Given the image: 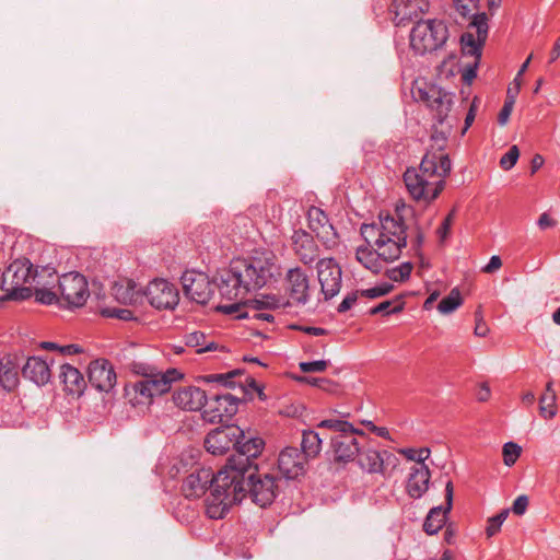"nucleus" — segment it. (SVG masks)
I'll list each match as a JSON object with an SVG mask.
<instances>
[{
    "label": "nucleus",
    "mask_w": 560,
    "mask_h": 560,
    "mask_svg": "<svg viewBox=\"0 0 560 560\" xmlns=\"http://www.w3.org/2000/svg\"><path fill=\"white\" fill-rule=\"evenodd\" d=\"M276 260L272 252L232 260L230 268L222 271L220 283L215 284L221 298L231 303L218 304L215 310L237 319L249 317L244 300L248 292L262 288L273 278L278 272Z\"/></svg>",
    "instance_id": "f257e3e1"
},
{
    "label": "nucleus",
    "mask_w": 560,
    "mask_h": 560,
    "mask_svg": "<svg viewBox=\"0 0 560 560\" xmlns=\"http://www.w3.org/2000/svg\"><path fill=\"white\" fill-rule=\"evenodd\" d=\"M413 217V209L405 202H398L393 215H380L377 223L362 224L360 233L365 243L374 244L386 262L398 259L407 245L408 218Z\"/></svg>",
    "instance_id": "f03ea898"
},
{
    "label": "nucleus",
    "mask_w": 560,
    "mask_h": 560,
    "mask_svg": "<svg viewBox=\"0 0 560 560\" xmlns=\"http://www.w3.org/2000/svg\"><path fill=\"white\" fill-rule=\"evenodd\" d=\"M411 94L415 101L421 102L430 108L439 125L444 126L453 106L454 96L452 93L435 84L416 82L411 89ZM451 129V125H447L446 128L442 127L441 129H438L434 125L433 131L430 136V144L425 154L433 153L435 158H439L438 165H441L443 160L442 158L445 156L446 159H450L448 154L444 151Z\"/></svg>",
    "instance_id": "7ed1b4c3"
},
{
    "label": "nucleus",
    "mask_w": 560,
    "mask_h": 560,
    "mask_svg": "<svg viewBox=\"0 0 560 560\" xmlns=\"http://www.w3.org/2000/svg\"><path fill=\"white\" fill-rule=\"evenodd\" d=\"M439 158L433 153L424 154L419 168L410 167L404 173V183L411 198L419 202L431 203L445 187V178L450 175L452 163L450 159Z\"/></svg>",
    "instance_id": "20e7f679"
},
{
    "label": "nucleus",
    "mask_w": 560,
    "mask_h": 560,
    "mask_svg": "<svg viewBox=\"0 0 560 560\" xmlns=\"http://www.w3.org/2000/svg\"><path fill=\"white\" fill-rule=\"evenodd\" d=\"M37 268L27 259L13 260L2 272L0 288L4 292L0 301H24L33 295Z\"/></svg>",
    "instance_id": "39448f33"
},
{
    "label": "nucleus",
    "mask_w": 560,
    "mask_h": 560,
    "mask_svg": "<svg viewBox=\"0 0 560 560\" xmlns=\"http://www.w3.org/2000/svg\"><path fill=\"white\" fill-rule=\"evenodd\" d=\"M246 498V489L243 483L218 471L214 479V488L206 499V514L212 520H221L233 504Z\"/></svg>",
    "instance_id": "423d86ee"
},
{
    "label": "nucleus",
    "mask_w": 560,
    "mask_h": 560,
    "mask_svg": "<svg viewBox=\"0 0 560 560\" xmlns=\"http://www.w3.org/2000/svg\"><path fill=\"white\" fill-rule=\"evenodd\" d=\"M265 446L262 439L257 436L240 438L235 442V454L231 455L219 470L245 486V475L258 470L254 460L261 454Z\"/></svg>",
    "instance_id": "0eeeda50"
},
{
    "label": "nucleus",
    "mask_w": 560,
    "mask_h": 560,
    "mask_svg": "<svg viewBox=\"0 0 560 560\" xmlns=\"http://www.w3.org/2000/svg\"><path fill=\"white\" fill-rule=\"evenodd\" d=\"M448 38V28L442 20L418 21L410 32V47L418 55L436 51Z\"/></svg>",
    "instance_id": "6e6552de"
},
{
    "label": "nucleus",
    "mask_w": 560,
    "mask_h": 560,
    "mask_svg": "<svg viewBox=\"0 0 560 560\" xmlns=\"http://www.w3.org/2000/svg\"><path fill=\"white\" fill-rule=\"evenodd\" d=\"M183 374L176 369H167L164 376L159 378H141L125 388L126 396L132 406L151 402L156 397L167 393L172 383L182 378Z\"/></svg>",
    "instance_id": "1a4fd4ad"
},
{
    "label": "nucleus",
    "mask_w": 560,
    "mask_h": 560,
    "mask_svg": "<svg viewBox=\"0 0 560 560\" xmlns=\"http://www.w3.org/2000/svg\"><path fill=\"white\" fill-rule=\"evenodd\" d=\"M245 489L246 495L249 494L252 501L261 508L270 505L279 492L277 478L270 474H258L257 470L245 475Z\"/></svg>",
    "instance_id": "9d476101"
},
{
    "label": "nucleus",
    "mask_w": 560,
    "mask_h": 560,
    "mask_svg": "<svg viewBox=\"0 0 560 560\" xmlns=\"http://www.w3.org/2000/svg\"><path fill=\"white\" fill-rule=\"evenodd\" d=\"M58 291L62 306L68 308L83 306L90 295L88 281L79 272L62 275L58 281Z\"/></svg>",
    "instance_id": "9b49d317"
},
{
    "label": "nucleus",
    "mask_w": 560,
    "mask_h": 560,
    "mask_svg": "<svg viewBox=\"0 0 560 560\" xmlns=\"http://www.w3.org/2000/svg\"><path fill=\"white\" fill-rule=\"evenodd\" d=\"M240 399L230 393L215 394L207 398L202 410V419L209 423L229 421L238 410Z\"/></svg>",
    "instance_id": "f8f14e48"
},
{
    "label": "nucleus",
    "mask_w": 560,
    "mask_h": 560,
    "mask_svg": "<svg viewBox=\"0 0 560 560\" xmlns=\"http://www.w3.org/2000/svg\"><path fill=\"white\" fill-rule=\"evenodd\" d=\"M180 281L185 295L198 304L208 303L214 293L215 284L203 272L187 270Z\"/></svg>",
    "instance_id": "ddd939ff"
},
{
    "label": "nucleus",
    "mask_w": 560,
    "mask_h": 560,
    "mask_svg": "<svg viewBox=\"0 0 560 560\" xmlns=\"http://www.w3.org/2000/svg\"><path fill=\"white\" fill-rule=\"evenodd\" d=\"M317 278L324 299L335 298L341 289L342 271L334 258H323L317 261Z\"/></svg>",
    "instance_id": "4468645a"
},
{
    "label": "nucleus",
    "mask_w": 560,
    "mask_h": 560,
    "mask_svg": "<svg viewBox=\"0 0 560 560\" xmlns=\"http://www.w3.org/2000/svg\"><path fill=\"white\" fill-rule=\"evenodd\" d=\"M308 228L327 249H334L339 244V235L330 223L328 215L318 207L312 206L307 210Z\"/></svg>",
    "instance_id": "2eb2a0df"
},
{
    "label": "nucleus",
    "mask_w": 560,
    "mask_h": 560,
    "mask_svg": "<svg viewBox=\"0 0 560 560\" xmlns=\"http://www.w3.org/2000/svg\"><path fill=\"white\" fill-rule=\"evenodd\" d=\"M240 438H245V432L240 427H219L207 434L205 439V447L213 455H223L231 447H235V442Z\"/></svg>",
    "instance_id": "dca6fc26"
},
{
    "label": "nucleus",
    "mask_w": 560,
    "mask_h": 560,
    "mask_svg": "<svg viewBox=\"0 0 560 560\" xmlns=\"http://www.w3.org/2000/svg\"><path fill=\"white\" fill-rule=\"evenodd\" d=\"M149 303L158 310H173L179 302L177 288L164 279H154L145 290Z\"/></svg>",
    "instance_id": "f3484780"
},
{
    "label": "nucleus",
    "mask_w": 560,
    "mask_h": 560,
    "mask_svg": "<svg viewBox=\"0 0 560 560\" xmlns=\"http://www.w3.org/2000/svg\"><path fill=\"white\" fill-rule=\"evenodd\" d=\"M469 27L476 28V35L466 32L460 37L462 49L477 60L481 58V48L488 36V18L486 13L477 14L469 23Z\"/></svg>",
    "instance_id": "a211bd4d"
},
{
    "label": "nucleus",
    "mask_w": 560,
    "mask_h": 560,
    "mask_svg": "<svg viewBox=\"0 0 560 560\" xmlns=\"http://www.w3.org/2000/svg\"><path fill=\"white\" fill-rule=\"evenodd\" d=\"M88 378L95 389L105 393L112 390L117 381L116 372L112 363L106 359H97L90 363Z\"/></svg>",
    "instance_id": "6ab92c4d"
},
{
    "label": "nucleus",
    "mask_w": 560,
    "mask_h": 560,
    "mask_svg": "<svg viewBox=\"0 0 560 560\" xmlns=\"http://www.w3.org/2000/svg\"><path fill=\"white\" fill-rule=\"evenodd\" d=\"M285 292L290 304H306L310 298V280L300 268H291L285 276Z\"/></svg>",
    "instance_id": "aec40b11"
},
{
    "label": "nucleus",
    "mask_w": 560,
    "mask_h": 560,
    "mask_svg": "<svg viewBox=\"0 0 560 560\" xmlns=\"http://www.w3.org/2000/svg\"><path fill=\"white\" fill-rule=\"evenodd\" d=\"M358 465L369 474H385V464L395 465L398 458L387 451H376L373 448H361L357 454Z\"/></svg>",
    "instance_id": "412c9836"
},
{
    "label": "nucleus",
    "mask_w": 560,
    "mask_h": 560,
    "mask_svg": "<svg viewBox=\"0 0 560 560\" xmlns=\"http://www.w3.org/2000/svg\"><path fill=\"white\" fill-rule=\"evenodd\" d=\"M214 479H217V475H213L211 469H197L185 478L182 491L188 499L200 498L206 493L208 488H210V490L214 488Z\"/></svg>",
    "instance_id": "4be33fe9"
},
{
    "label": "nucleus",
    "mask_w": 560,
    "mask_h": 560,
    "mask_svg": "<svg viewBox=\"0 0 560 560\" xmlns=\"http://www.w3.org/2000/svg\"><path fill=\"white\" fill-rule=\"evenodd\" d=\"M306 460L296 447L289 446L280 452L278 468L285 479L293 480L304 475Z\"/></svg>",
    "instance_id": "5701e85b"
},
{
    "label": "nucleus",
    "mask_w": 560,
    "mask_h": 560,
    "mask_svg": "<svg viewBox=\"0 0 560 560\" xmlns=\"http://www.w3.org/2000/svg\"><path fill=\"white\" fill-rule=\"evenodd\" d=\"M454 486L451 480L445 485V506L432 508L423 523V529L428 535L436 534L444 525L447 514L453 506Z\"/></svg>",
    "instance_id": "b1692460"
},
{
    "label": "nucleus",
    "mask_w": 560,
    "mask_h": 560,
    "mask_svg": "<svg viewBox=\"0 0 560 560\" xmlns=\"http://www.w3.org/2000/svg\"><path fill=\"white\" fill-rule=\"evenodd\" d=\"M357 433L336 434L331 438V447L337 462L348 463L355 458L360 451V442L355 438ZM361 439H365V434L361 431L358 433Z\"/></svg>",
    "instance_id": "393cba45"
},
{
    "label": "nucleus",
    "mask_w": 560,
    "mask_h": 560,
    "mask_svg": "<svg viewBox=\"0 0 560 560\" xmlns=\"http://www.w3.org/2000/svg\"><path fill=\"white\" fill-rule=\"evenodd\" d=\"M295 255L304 265L313 264L319 257V248L313 236L305 230H295L291 236Z\"/></svg>",
    "instance_id": "a878e982"
},
{
    "label": "nucleus",
    "mask_w": 560,
    "mask_h": 560,
    "mask_svg": "<svg viewBox=\"0 0 560 560\" xmlns=\"http://www.w3.org/2000/svg\"><path fill=\"white\" fill-rule=\"evenodd\" d=\"M207 398L205 390L195 386L180 388L173 394L174 404L177 407L189 411L203 410Z\"/></svg>",
    "instance_id": "bb28decb"
},
{
    "label": "nucleus",
    "mask_w": 560,
    "mask_h": 560,
    "mask_svg": "<svg viewBox=\"0 0 560 560\" xmlns=\"http://www.w3.org/2000/svg\"><path fill=\"white\" fill-rule=\"evenodd\" d=\"M431 471L428 465H415L410 468L406 491L409 497L420 499L429 489Z\"/></svg>",
    "instance_id": "cd10ccee"
},
{
    "label": "nucleus",
    "mask_w": 560,
    "mask_h": 560,
    "mask_svg": "<svg viewBox=\"0 0 560 560\" xmlns=\"http://www.w3.org/2000/svg\"><path fill=\"white\" fill-rule=\"evenodd\" d=\"M22 375L38 386L45 385L51 377L49 363L40 357H30L22 368Z\"/></svg>",
    "instance_id": "c85d7f7f"
},
{
    "label": "nucleus",
    "mask_w": 560,
    "mask_h": 560,
    "mask_svg": "<svg viewBox=\"0 0 560 560\" xmlns=\"http://www.w3.org/2000/svg\"><path fill=\"white\" fill-rule=\"evenodd\" d=\"M58 377L63 385V390L68 394L80 397L84 393L86 383L83 374L75 366L62 364Z\"/></svg>",
    "instance_id": "c756f323"
},
{
    "label": "nucleus",
    "mask_w": 560,
    "mask_h": 560,
    "mask_svg": "<svg viewBox=\"0 0 560 560\" xmlns=\"http://www.w3.org/2000/svg\"><path fill=\"white\" fill-rule=\"evenodd\" d=\"M430 8L428 0H395L392 11L395 14L397 25L407 20L417 18L419 13H425Z\"/></svg>",
    "instance_id": "7c9ffc66"
},
{
    "label": "nucleus",
    "mask_w": 560,
    "mask_h": 560,
    "mask_svg": "<svg viewBox=\"0 0 560 560\" xmlns=\"http://www.w3.org/2000/svg\"><path fill=\"white\" fill-rule=\"evenodd\" d=\"M357 260L368 270L373 273H378L383 269L385 259L382 258L380 252L376 250L374 244H368L359 246L355 252Z\"/></svg>",
    "instance_id": "2f4dec72"
},
{
    "label": "nucleus",
    "mask_w": 560,
    "mask_h": 560,
    "mask_svg": "<svg viewBox=\"0 0 560 560\" xmlns=\"http://www.w3.org/2000/svg\"><path fill=\"white\" fill-rule=\"evenodd\" d=\"M18 366L9 359H0V386L11 392L19 385Z\"/></svg>",
    "instance_id": "473e14b6"
},
{
    "label": "nucleus",
    "mask_w": 560,
    "mask_h": 560,
    "mask_svg": "<svg viewBox=\"0 0 560 560\" xmlns=\"http://www.w3.org/2000/svg\"><path fill=\"white\" fill-rule=\"evenodd\" d=\"M186 346L194 348L197 353L215 351L218 343L202 331H192L185 336Z\"/></svg>",
    "instance_id": "72a5a7b5"
},
{
    "label": "nucleus",
    "mask_w": 560,
    "mask_h": 560,
    "mask_svg": "<svg viewBox=\"0 0 560 560\" xmlns=\"http://www.w3.org/2000/svg\"><path fill=\"white\" fill-rule=\"evenodd\" d=\"M301 446V453L305 455L306 459L316 457L322 451V439L313 430L303 431Z\"/></svg>",
    "instance_id": "f704fd0d"
},
{
    "label": "nucleus",
    "mask_w": 560,
    "mask_h": 560,
    "mask_svg": "<svg viewBox=\"0 0 560 560\" xmlns=\"http://www.w3.org/2000/svg\"><path fill=\"white\" fill-rule=\"evenodd\" d=\"M317 427L334 430L337 434L361 433V431L355 429L350 422L339 419L323 420Z\"/></svg>",
    "instance_id": "c9c22d12"
},
{
    "label": "nucleus",
    "mask_w": 560,
    "mask_h": 560,
    "mask_svg": "<svg viewBox=\"0 0 560 560\" xmlns=\"http://www.w3.org/2000/svg\"><path fill=\"white\" fill-rule=\"evenodd\" d=\"M463 303L460 292L457 288H454L447 296L442 299L438 305V310L442 314H451Z\"/></svg>",
    "instance_id": "e433bc0d"
},
{
    "label": "nucleus",
    "mask_w": 560,
    "mask_h": 560,
    "mask_svg": "<svg viewBox=\"0 0 560 560\" xmlns=\"http://www.w3.org/2000/svg\"><path fill=\"white\" fill-rule=\"evenodd\" d=\"M557 395L542 394L539 398V413L545 419H552L557 415Z\"/></svg>",
    "instance_id": "4c0bfd02"
},
{
    "label": "nucleus",
    "mask_w": 560,
    "mask_h": 560,
    "mask_svg": "<svg viewBox=\"0 0 560 560\" xmlns=\"http://www.w3.org/2000/svg\"><path fill=\"white\" fill-rule=\"evenodd\" d=\"M405 302L399 298L394 301L387 300L372 307L369 313L371 315L384 314L389 315L398 313L404 308Z\"/></svg>",
    "instance_id": "58836bf2"
},
{
    "label": "nucleus",
    "mask_w": 560,
    "mask_h": 560,
    "mask_svg": "<svg viewBox=\"0 0 560 560\" xmlns=\"http://www.w3.org/2000/svg\"><path fill=\"white\" fill-rule=\"evenodd\" d=\"M131 371L142 376V378H159L164 376V372L160 371L156 366L144 363V362H132Z\"/></svg>",
    "instance_id": "ea45409f"
},
{
    "label": "nucleus",
    "mask_w": 560,
    "mask_h": 560,
    "mask_svg": "<svg viewBox=\"0 0 560 560\" xmlns=\"http://www.w3.org/2000/svg\"><path fill=\"white\" fill-rule=\"evenodd\" d=\"M456 12L466 18H472L477 15L479 0H453Z\"/></svg>",
    "instance_id": "a19ab883"
},
{
    "label": "nucleus",
    "mask_w": 560,
    "mask_h": 560,
    "mask_svg": "<svg viewBox=\"0 0 560 560\" xmlns=\"http://www.w3.org/2000/svg\"><path fill=\"white\" fill-rule=\"evenodd\" d=\"M510 514L509 509H503L500 513L491 516L487 521L486 534L487 537H493L501 530V526Z\"/></svg>",
    "instance_id": "79ce46f5"
},
{
    "label": "nucleus",
    "mask_w": 560,
    "mask_h": 560,
    "mask_svg": "<svg viewBox=\"0 0 560 560\" xmlns=\"http://www.w3.org/2000/svg\"><path fill=\"white\" fill-rule=\"evenodd\" d=\"M242 374V371L241 370H233V371H230L228 373H219V374H211V375H208L207 376V381L208 382H215V383H219L225 387H235L236 386V382L234 381V378L238 375Z\"/></svg>",
    "instance_id": "37998d69"
},
{
    "label": "nucleus",
    "mask_w": 560,
    "mask_h": 560,
    "mask_svg": "<svg viewBox=\"0 0 560 560\" xmlns=\"http://www.w3.org/2000/svg\"><path fill=\"white\" fill-rule=\"evenodd\" d=\"M522 448L514 442H508L503 445V462L506 466H513L520 457Z\"/></svg>",
    "instance_id": "c03bdc74"
},
{
    "label": "nucleus",
    "mask_w": 560,
    "mask_h": 560,
    "mask_svg": "<svg viewBox=\"0 0 560 560\" xmlns=\"http://www.w3.org/2000/svg\"><path fill=\"white\" fill-rule=\"evenodd\" d=\"M411 271V262H402L398 267L387 270V277L393 281L402 282L409 279Z\"/></svg>",
    "instance_id": "a18cd8bd"
},
{
    "label": "nucleus",
    "mask_w": 560,
    "mask_h": 560,
    "mask_svg": "<svg viewBox=\"0 0 560 560\" xmlns=\"http://www.w3.org/2000/svg\"><path fill=\"white\" fill-rule=\"evenodd\" d=\"M253 303L256 305V310H262V308H281L290 304V302H283L282 299L272 296V295H265L260 300H254Z\"/></svg>",
    "instance_id": "49530a36"
},
{
    "label": "nucleus",
    "mask_w": 560,
    "mask_h": 560,
    "mask_svg": "<svg viewBox=\"0 0 560 560\" xmlns=\"http://www.w3.org/2000/svg\"><path fill=\"white\" fill-rule=\"evenodd\" d=\"M33 293L35 294L36 301L42 304L51 305L60 303V305H62L60 298H58L56 292L51 290L35 288Z\"/></svg>",
    "instance_id": "de8ad7c7"
},
{
    "label": "nucleus",
    "mask_w": 560,
    "mask_h": 560,
    "mask_svg": "<svg viewBox=\"0 0 560 560\" xmlns=\"http://www.w3.org/2000/svg\"><path fill=\"white\" fill-rule=\"evenodd\" d=\"M520 158V150L517 145H512L508 152L500 159V166L504 171L511 170Z\"/></svg>",
    "instance_id": "09e8293b"
},
{
    "label": "nucleus",
    "mask_w": 560,
    "mask_h": 560,
    "mask_svg": "<svg viewBox=\"0 0 560 560\" xmlns=\"http://www.w3.org/2000/svg\"><path fill=\"white\" fill-rule=\"evenodd\" d=\"M392 290H393V284H390V283H382L380 285H376V287H373V288H370V289H366V290H361L360 291V295L369 298V299H376V298L386 295Z\"/></svg>",
    "instance_id": "8fccbe9b"
},
{
    "label": "nucleus",
    "mask_w": 560,
    "mask_h": 560,
    "mask_svg": "<svg viewBox=\"0 0 560 560\" xmlns=\"http://www.w3.org/2000/svg\"><path fill=\"white\" fill-rule=\"evenodd\" d=\"M328 361L326 360H317L310 362H301L299 368L304 373H314V372H323L327 369Z\"/></svg>",
    "instance_id": "3c124183"
},
{
    "label": "nucleus",
    "mask_w": 560,
    "mask_h": 560,
    "mask_svg": "<svg viewBox=\"0 0 560 560\" xmlns=\"http://www.w3.org/2000/svg\"><path fill=\"white\" fill-rule=\"evenodd\" d=\"M415 231L416 235L410 241L411 249L415 252L417 256H421V247L424 243V233L418 224H416Z\"/></svg>",
    "instance_id": "603ef678"
},
{
    "label": "nucleus",
    "mask_w": 560,
    "mask_h": 560,
    "mask_svg": "<svg viewBox=\"0 0 560 560\" xmlns=\"http://www.w3.org/2000/svg\"><path fill=\"white\" fill-rule=\"evenodd\" d=\"M360 295V291H354L345 296V299L341 301V303L338 305L337 311L339 313H345L349 311L357 302L358 298Z\"/></svg>",
    "instance_id": "864d4df0"
},
{
    "label": "nucleus",
    "mask_w": 560,
    "mask_h": 560,
    "mask_svg": "<svg viewBox=\"0 0 560 560\" xmlns=\"http://www.w3.org/2000/svg\"><path fill=\"white\" fill-rule=\"evenodd\" d=\"M528 506V498L524 494L518 495L512 505V511L515 515H523Z\"/></svg>",
    "instance_id": "5fc2aeb1"
},
{
    "label": "nucleus",
    "mask_w": 560,
    "mask_h": 560,
    "mask_svg": "<svg viewBox=\"0 0 560 560\" xmlns=\"http://www.w3.org/2000/svg\"><path fill=\"white\" fill-rule=\"evenodd\" d=\"M514 105L511 104V101H505L503 104V107L501 108L499 115H498V122L501 126H504L511 116V113L513 110Z\"/></svg>",
    "instance_id": "6e6d98bb"
},
{
    "label": "nucleus",
    "mask_w": 560,
    "mask_h": 560,
    "mask_svg": "<svg viewBox=\"0 0 560 560\" xmlns=\"http://www.w3.org/2000/svg\"><path fill=\"white\" fill-rule=\"evenodd\" d=\"M304 381L312 386H316L325 390H328L332 385V382L325 377H305Z\"/></svg>",
    "instance_id": "4d7b16f0"
},
{
    "label": "nucleus",
    "mask_w": 560,
    "mask_h": 560,
    "mask_svg": "<svg viewBox=\"0 0 560 560\" xmlns=\"http://www.w3.org/2000/svg\"><path fill=\"white\" fill-rule=\"evenodd\" d=\"M479 60L475 59L472 65H469L465 68L463 72V80L470 84L471 81L477 77V68H478Z\"/></svg>",
    "instance_id": "13d9d810"
},
{
    "label": "nucleus",
    "mask_w": 560,
    "mask_h": 560,
    "mask_svg": "<svg viewBox=\"0 0 560 560\" xmlns=\"http://www.w3.org/2000/svg\"><path fill=\"white\" fill-rule=\"evenodd\" d=\"M453 215L454 211L450 212L443 220L441 226L438 229V234L440 235L441 240H444L447 236L453 222Z\"/></svg>",
    "instance_id": "bf43d9fd"
},
{
    "label": "nucleus",
    "mask_w": 560,
    "mask_h": 560,
    "mask_svg": "<svg viewBox=\"0 0 560 560\" xmlns=\"http://www.w3.org/2000/svg\"><path fill=\"white\" fill-rule=\"evenodd\" d=\"M502 266V260L499 256L497 255H493L489 262L482 267V272L485 273H493L495 272L497 270H499Z\"/></svg>",
    "instance_id": "052dcab7"
},
{
    "label": "nucleus",
    "mask_w": 560,
    "mask_h": 560,
    "mask_svg": "<svg viewBox=\"0 0 560 560\" xmlns=\"http://www.w3.org/2000/svg\"><path fill=\"white\" fill-rule=\"evenodd\" d=\"M537 225L539 226L540 230H546V229H549V228H553L557 225V221L555 219H552L549 213L547 212H544L540 214L538 221H537Z\"/></svg>",
    "instance_id": "680f3d73"
},
{
    "label": "nucleus",
    "mask_w": 560,
    "mask_h": 560,
    "mask_svg": "<svg viewBox=\"0 0 560 560\" xmlns=\"http://www.w3.org/2000/svg\"><path fill=\"white\" fill-rule=\"evenodd\" d=\"M489 332V327L485 322H482V318H479V314H476V327H475V335L478 337H486Z\"/></svg>",
    "instance_id": "e2e57ef3"
},
{
    "label": "nucleus",
    "mask_w": 560,
    "mask_h": 560,
    "mask_svg": "<svg viewBox=\"0 0 560 560\" xmlns=\"http://www.w3.org/2000/svg\"><path fill=\"white\" fill-rule=\"evenodd\" d=\"M476 396H477L478 401H481V402L488 401L491 396V390H490L489 385L487 383H482L479 386Z\"/></svg>",
    "instance_id": "0e129e2a"
},
{
    "label": "nucleus",
    "mask_w": 560,
    "mask_h": 560,
    "mask_svg": "<svg viewBox=\"0 0 560 560\" xmlns=\"http://www.w3.org/2000/svg\"><path fill=\"white\" fill-rule=\"evenodd\" d=\"M59 352L63 355H71V354L81 353L82 348L79 345L71 343V345L60 346Z\"/></svg>",
    "instance_id": "69168bd1"
},
{
    "label": "nucleus",
    "mask_w": 560,
    "mask_h": 560,
    "mask_svg": "<svg viewBox=\"0 0 560 560\" xmlns=\"http://www.w3.org/2000/svg\"><path fill=\"white\" fill-rule=\"evenodd\" d=\"M300 330L307 335L312 336H323L327 334V330L322 327H314V326H301L299 327Z\"/></svg>",
    "instance_id": "338daca9"
},
{
    "label": "nucleus",
    "mask_w": 560,
    "mask_h": 560,
    "mask_svg": "<svg viewBox=\"0 0 560 560\" xmlns=\"http://www.w3.org/2000/svg\"><path fill=\"white\" fill-rule=\"evenodd\" d=\"M370 431L374 432L377 436L389 439V432L385 427H376L371 421L366 422Z\"/></svg>",
    "instance_id": "774afa93"
}]
</instances>
